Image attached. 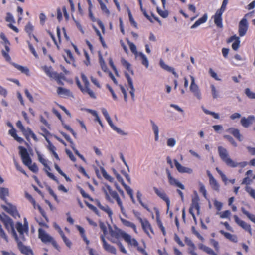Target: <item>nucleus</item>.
Masks as SVG:
<instances>
[{"label":"nucleus","mask_w":255,"mask_h":255,"mask_svg":"<svg viewBox=\"0 0 255 255\" xmlns=\"http://www.w3.org/2000/svg\"><path fill=\"white\" fill-rule=\"evenodd\" d=\"M102 190L105 195L106 199L111 203H114L115 202H117L120 208L122 213L125 215L126 212L118 193L116 191L113 190L110 186L107 184L103 187Z\"/></svg>","instance_id":"nucleus-1"},{"label":"nucleus","mask_w":255,"mask_h":255,"mask_svg":"<svg viewBox=\"0 0 255 255\" xmlns=\"http://www.w3.org/2000/svg\"><path fill=\"white\" fill-rule=\"evenodd\" d=\"M218 151L221 159L228 166L235 168L240 166L243 168L247 164L246 162L237 163L232 160L229 156L227 150L222 146H219L218 147Z\"/></svg>","instance_id":"nucleus-2"},{"label":"nucleus","mask_w":255,"mask_h":255,"mask_svg":"<svg viewBox=\"0 0 255 255\" xmlns=\"http://www.w3.org/2000/svg\"><path fill=\"white\" fill-rule=\"evenodd\" d=\"M19 154L21 156L23 163L33 173H37L38 167L36 163L32 164V160L28 154L27 149L21 146L18 147Z\"/></svg>","instance_id":"nucleus-3"},{"label":"nucleus","mask_w":255,"mask_h":255,"mask_svg":"<svg viewBox=\"0 0 255 255\" xmlns=\"http://www.w3.org/2000/svg\"><path fill=\"white\" fill-rule=\"evenodd\" d=\"M81 78L84 84V86L82 85L81 82L78 78H76V83L83 94H88L90 97L96 99V96L94 92L90 88V83L86 76L84 73L81 74Z\"/></svg>","instance_id":"nucleus-4"},{"label":"nucleus","mask_w":255,"mask_h":255,"mask_svg":"<svg viewBox=\"0 0 255 255\" xmlns=\"http://www.w3.org/2000/svg\"><path fill=\"white\" fill-rule=\"evenodd\" d=\"M38 238L43 243H50L55 249L58 251L60 250V247L55 239L51 236L49 234L46 233L44 230L41 228H39L38 230Z\"/></svg>","instance_id":"nucleus-5"},{"label":"nucleus","mask_w":255,"mask_h":255,"mask_svg":"<svg viewBox=\"0 0 255 255\" xmlns=\"http://www.w3.org/2000/svg\"><path fill=\"white\" fill-rule=\"evenodd\" d=\"M41 69L48 76L55 79L59 85H64L63 81L65 80V77L62 73L59 74L56 72L53 71L51 66H43L41 67Z\"/></svg>","instance_id":"nucleus-6"},{"label":"nucleus","mask_w":255,"mask_h":255,"mask_svg":"<svg viewBox=\"0 0 255 255\" xmlns=\"http://www.w3.org/2000/svg\"><path fill=\"white\" fill-rule=\"evenodd\" d=\"M228 2V0H223L220 8L216 11L213 17L215 24L219 28L223 27L222 15L226 9Z\"/></svg>","instance_id":"nucleus-7"},{"label":"nucleus","mask_w":255,"mask_h":255,"mask_svg":"<svg viewBox=\"0 0 255 255\" xmlns=\"http://www.w3.org/2000/svg\"><path fill=\"white\" fill-rule=\"evenodd\" d=\"M1 221L8 232L11 233L15 240H17L18 236L15 231V226L12 219L9 216L5 215L1 218Z\"/></svg>","instance_id":"nucleus-8"},{"label":"nucleus","mask_w":255,"mask_h":255,"mask_svg":"<svg viewBox=\"0 0 255 255\" xmlns=\"http://www.w3.org/2000/svg\"><path fill=\"white\" fill-rule=\"evenodd\" d=\"M16 126L22 132L23 135L27 140H29L30 137H31L35 141H38V138L31 128L29 127L25 128L21 121H18L16 123Z\"/></svg>","instance_id":"nucleus-9"},{"label":"nucleus","mask_w":255,"mask_h":255,"mask_svg":"<svg viewBox=\"0 0 255 255\" xmlns=\"http://www.w3.org/2000/svg\"><path fill=\"white\" fill-rule=\"evenodd\" d=\"M15 228L19 234V236L22 240H24V234L28 231V223L26 218H24V223L22 224L20 222H17L15 225Z\"/></svg>","instance_id":"nucleus-10"},{"label":"nucleus","mask_w":255,"mask_h":255,"mask_svg":"<svg viewBox=\"0 0 255 255\" xmlns=\"http://www.w3.org/2000/svg\"><path fill=\"white\" fill-rule=\"evenodd\" d=\"M37 155H38V158L39 161L41 164H42L47 169H47L45 170L47 176L50 178H51V179H52L53 180L55 181V182H56L57 183H58L59 181H58L57 178L56 176H55V175L53 173H51L48 171V170H50L51 169H50V167L47 165L46 160L45 159L40 153H38L37 154Z\"/></svg>","instance_id":"nucleus-11"},{"label":"nucleus","mask_w":255,"mask_h":255,"mask_svg":"<svg viewBox=\"0 0 255 255\" xmlns=\"http://www.w3.org/2000/svg\"><path fill=\"white\" fill-rule=\"evenodd\" d=\"M17 244V247L20 252L24 255H34V253L32 249L28 246H25L22 242L17 238V240H15Z\"/></svg>","instance_id":"nucleus-12"},{"label":"nucleus","mask_w":255,"mask_h":255,"mask_svg":"<svg viewBox=\"0 0 255 255\" xmlns=\"http://www.w3.org/2000/svg\"><path fill=\"white\" fill-rule=\"evenodd\" d=\"M140 224L142 230L149 237H150V233L152 234H154L152 225L147 219L144 218V220L140 222Z\"/></svg>","instance_id":"nucleus-13"},{"label":"nucleus","mask_w":255,"mask_h":255,"mask_svg":"<svg viewBox=\"0 0 255 255\" xmlns=\"http://www.w3.org/2000/svg\"><path fill=\"white\" fill-rule=\"evenodd\" d=\"M234 219L235 222L242 228L245 230L246 231L248 232L250 235H252V232L251 225L244 221L241 220L237 215H235L234 216Z\"/></svg>","instance_id":"nucleus-14"},{"label":"nucleus","mask_w":255,"mask_h":255,"mask_svg":"<svg viewBox=\"0 0 255 255\" xmlns=\"http://www.w3.org/2000/svg\"><path fill=\"white\" fill-rule=\"evenodd\" d=\"M153 190L156 194L161 199L164 200L167 205V209H169L170 206V200L166 193L163 189H159L157 187H153Z\"/></svg>","instance_id":"nucleus-15"},{"label":"nucleus","mask_w":255,"mask_h":255,"mask_svg":"<svg viewBox=\"0 0 255 255\" xmlns=\"http://www.w3.org/2000/svg\"><path fill=\"white\" fill-rule=\"evenodd\" d=\"M194 210L197 211V213L198 214H199L200 205L199 204V200L198 198H195L192 199V203L189 210V212L190 214L192 215L193 218L194 219H195V215L194 213Z\"/></svg>","instance_id":"nucleus-16"},{"label":"nucleus","mask_w":255,"mask_h":255,"mask_svg":"<svg viewBox=\"0 0 255 255\" xmlns=\"http://www.w3.org/2000/svg\"><path fill=\"white\" fill-rule=\"evenodd\" d=\"M121 237L129 245L134 247H137L139 245L138 242L134 238H132L131 236L126 232H122L120 233Z\"/></svg>","instance_id":"nucleus-17"},{"label":"nucleus","mask_w":255,"mask_h":255,"mask_svg":"<svg viewBox=\"0 0 255 255\" xmlns=\"http://www.w3.org/2000/svg\"><path fill=\"white\" fill-rule=\"evenodd\" d=\"M248 28V24L247 19L244 18L241 20L239 24V34L240 37L244 36Z\"/></svg>","instance_id":"nucleus-18"},{"label":"nucleus","mask_w":255,"mask_h":255,"mask_svg":"<svg viewBox=\"0 0 255 255\" xmlns=\"http://www.w3.org/2000/svg\"><path fill=\"white\" fill-rule=\"evenodd\" d=\"M207 174L209 177V184L212 189L216 191H219L220 185L217 181L215 179L209 171H207Z\"/></svg>","instance_id":"nucleus-19"},{"label":"nucleus","mask_w":255,"mask_h":255,"mask_svg":"<svg viewBox=\"0 0 255 255\" xmlns=\"http://www.w3.org/2000/svg\"><path fill=\"white\" fill-rule=\"evenodd\" d=\"M167 173L168 182L170 185L179 187L182 190L185 189L184 185L175 178L172 177L170 172L168 170L167 171Z\"/></svg>","instance_id":"nucleus-20"},{"label":"nucleus","mask_w":255,"mask_h":255,"mask_svg":"<svg viewBox=\"0 0 255 255\" xmlns=\"http://www.w3.org/2000/svg\"><path fill=\"white\" fill-rule=\"evenodd\" d=\"M173 161L176 169L179 173L188 174L193 173V170L191 168L182 166L176 159H174Z\"/></svg>","instance_id":"nucleus-21"},{"label":"nucleus","mask_w":255,"mask_h":255,"mask_svg":"<svg viewBox=\"0 0 255 255\" xmlns=\"http://www.w3.org/2000/svg\"><path fill=\"white\" fill-rule=\"evenodd\" d=\"M101 239L102 241L103 247L104 250L108 252L116 255L117 253L116 248L114 246L108 244L103 236L101 237Z\"/></svg>","instance_id":"nucleus-22"},{"label":"nucleus","mask_w":255,"mask_h":255,"mask_svg":"<svg viewBox=\"0 0 255 255\" xmlns=\"http://www.w3.org/2000/svg\"><path fill=\"white\" fill-rule=\"evenodd\" d=\"M255 121V117L253 115H250L247 118L243 117L241 120V124L244 128H248Z\"/></svg>","instance_id":"nucleus-23"},{"label":"nucleus","mask_w":255,"mask_h":255,"mask_svg":"<svg viewBox=\"0 0 255 255\" xmlns=\"http://www.w3.org/2000/svg\"><path fill=\"white\" fill-rule=\"evenodd\" d=\"M102 114H103L104 116L105 117V119H106L107 121L108 122V124L110 125V126L111 127V128L116 130L117 132L121 133H122V131L119 128L115 127L113 124V122L111 119V118L106 110V109L103 108L102 110Z\"/></svg>","instance_id":"nucleus-24"},{"label":"nucleus","mask_w":255,"mask_h":255,"mask_svg":"<svg viewBox=\"0 0 255 255\" xmlns=\"http://www.w3.org/2000/svg\"><path fill=\"white\" fill-rule=\"evenodd\" d=\"M226 131L231 133L238 141H242L243 136L240 134V131L238 129L234 128H230L227 129Z\"/></svg>","instance_id":"nucleus-25"},{"label":"nucleus","mask_w":255,"mask_h":255,"mask_svg":"<svg viewBox=\"0 0 255 255\" xmlns=\"http://www.w3.org/2000/svg\"><path fill=\"white\" fill-rule=\"evenodd\" d=\"M192 78V82L190 86V89L191 92L194 93V95L199 99H201V93L199 90L198 86L195 83L194 79L193 77Z\"/></svg>","instance_id":"nucleus-26"},{"label":"nucleus","mask_w":255,"mask_h":255,"mask_svg":"<svg viewBox=\"0 0 255 255\" xmlns=\"http://www.w3.org/2000/svg\"><path fill=\"white\" fill-rule=\"evenodd\" d=\"M154 209L155 210V214H156V222L157 224V225L158 227L161 230V232H162L163 235L165 236L166 235L165 229L163 226V225L162 224V222L161 220L160 219V213L158 209L155 208Z\"/></svg>","instance_id":"nucleus-27"},{"label":"nucleus","mask_w":255,"mask_h":255,"mask_svg":"<svg viewBox=\"0 0 255 255\" xmlns=\"http://www.w3.org/2000/svg\"><path fill=\"white\" fill-rule=\"evenodd\" d=\"M125 77L128 81V85L130 88V90L129 93L131 96L132 99L133 100H134V92L135 89L133 86V82L131 78L130 77L129 75L127 73H125Z\"/></svg>","instance_id":"nucleus-28"},{"label":"nucleus","mask_w":255,"mask_h":255,"mask_svg":"<svg viewBox=\"0 0 255 255\" xmlns=\"http://www.w3.org/2000/svg\"><path fill=\"white\" fill-rule=\"evenodd\" d=\"M159 64L161 67L164 70L168 71L169 72L172 73L175 77L178 78V74L175 72L174 68L173 67H170L167 64H166L162 60H160L159 62Z\"/></svg>","instance_id":"nucleus-29"},{"label":"nucleus","mask_w":255,"mask_h":255,"mask_svg":"<svg viewBox=\"0 0 255 255\" xmlns=\"http://www.w3.org/2000/svg\"><path fill=\"white\" fill-rule=\"evenodd\" d=\"M159 64L161 67L164 70L168 71L169 72L172 73L175 77L178 78V74L175 72L174 68L173 67H170L167 64H166L162 60H160L159 62Z\"/></svg>","instance_id":"nucleus-30"},{"label":"nucleus","mask_w":255,"mask_h":255,"mask_svg":"<svg viewBox=\"0 0 255 255\" xmlns=\"http://www.w3.org/2000/svg\"><path fill=\"white\" fill-rule=\"evenodd\" d=\"M220 233L231 242L235 243H237L238 237L237 235L231 234V233L225 232L224 230H220Z\"/></svg>","instance_id":"nucleus-31"},{"label":"nucleus","mask_w":255,"mask_h":255,"mask_svg":"<svg viewBox=\"0 0 255 255\" xmlns=\"http://www.w3.org/2000/svg\"><path fill=\"white\" fill-rule=\"evenodd\" d=\"M10 44L9 41H7L6 43L4 44L5 50H2L1 51L3 57L8 62H10L11 61V57L9 55V52L10 51Z\"/></svg>","instance_id":"nucleus-32"},{"label":"nucleus","mask_w":255,"mask_h":255,"mask_svg":"<svg viewBox=\"0 0 255 255\" xmlns=\"http://www.w3.org/2000/svg\"><path fill=\"white\" fill-rule=\"evenodd\" d=\"M199 248L209 255H218L211 248L203 244L199 245Z\"/></svg>","instance_id":"nucleus-33"},{"label":"nucleus","mask_w":255,"mask_h":255,"mask_svg":"<svg viewBox=\"0 0 255 255\" xmlns=\"http://www.w3.org/2000/svg\"><path fill=\"white\" fill-rule=\"evenodd\" d=\"M142 194L140 192V191H138L136 193V197L138 201L139 204L143 207L145 209H146L148 212H151V210L149 208V206L147 204L144 203L142 200Z\"/></svg>","instance_id":"nucleus-34"},{"label":"nucleus","mask_w":255,"mask_h":255,"mask_svg":"<svg viewBox=\"0 0 255 255\" xmlns=\"http://www.w3.org/2000/svg\"><path fill=\"white\" fill-rule=\"evenodd\" d=\"M57 93L61 97H68L70 95V91L69 90L62 88L61 87H58Z\"/></svg>","instance_id":"nucleus-35"},{"label":"nucleus","mask_w":255,"mask_h":255,"mask_svg":"<svg viewBox=\"0 0 255 255\" xmlns=\"http://www.w3.org/2000/svg\"><path fill=\"white\" fill-rule=\"evenodd\" d=\"M208 16L206 13L204 14L202 17L198 19L191 27V28L194 29L199 26L200 24L205 23L207 20Z\"/></svg>","instance_id":"nucleus-36"},{"label":"nucleus","mask_w":255,"mask_h":255,"mask_svg":"<svg viewBox=\"0 0 255 255\" xmlns=\"http://www.w3.org/2000/svg\"><path fill=\"white\" fill-rule=\"evenodd\" d=\"M9 134L14 138V139L16 140L19 143H22L24 142V139L19 137L17 133L16 130L12 127V128L9 130Z\"/></svg>","instance_id":"nucleus-37"},{"label":"nucleus","mask_w":255,"mask_h":255,"mask_svg":"<svg viewBox=\"0 0 255 255\" xmlns=\"http://www.w3.org/2000/svg\"><path fill=\"white\" fill-rule=\"evenodd\" d=\"M76 227L77 230L79 231L81 237L82 238L83 240L85 242L87 245H89L90 241L89 240H88L86 237L85 231L84 228L79 225H77Z\"/></svg>","instance_id":"nucleus-38"},{"label":"nucleus","mask_w":255,"mask_h":255,"mask_svg":"<svg viewBox=\"0 0 255 255\" xmlns=\"http://www.w3.org/2000/svg\"><path fill=\"white\" fill-rule=\"evenodd\" d=\"M34 28V26L30 22H28L25 26V31L28 34L30 38L32 37V35L33 34Z\"/></svg>","instance_id":"nucleus-39"},{"label":"nucleus","mask_w":255,"mask_h":255,"mask_svg":"<svg viewBox=\"0 0 255 255\" xmlns=\"http://www.w3.org/2000/svg\"><path fill=\"white\" fill-rule=\"evenodd\" d=\"M121 63L123 66L131 73V75L134 74V72L131 68V64L127 61L126 59L122 58L121 59Z\"/></svg>","instance_id":"nucleus-40"},{"label":"nucleus","mask_w":255,"mask_h":255,"mask_svg":"<svg viewBox=\"0 0 255 255\" xmlns=\"http://www.w3.org/2000/svg\"><path fill=\"white\" fill-rule=\"evenodd\" d=\"M121 222L122 224L127 227H130L136 232V226L132 222H130L127 220L124 219H121Z\"/></svg>","instance_id":"nucleus-41"},{"label":"nucleus","mask_w":255,"mask_h":255,"mask_svg":"<svg viewBox=\"0 0 255 255\" xmlns=\"http://www.w3.org/2000/svg\"><path fill=\"white\" fill-rule=\"evenodd\" d=\"M98 207L101 210L106 213L109 217H112L113 215V212L108 205L103 206L99 204L98 205Z\"/></svg>","instance_id":"nucleus-42"},{"label":"nucleus","mask_w":255,"mask_h":255,"mask_svg":"<svg viewBox=\"0 0 255 255\" xmlns=\"http://www.w3.org/2000/svg\"><path fill=\"white\" fill-rule=\"evenodd\" d=\"M241 211L245 215L255 224V215L247 211L244 207L241 208Z\"/></svg>","instance_id":"nucleus-43"},{"label":"nucleus","mask_w":255,"mask_h":255,"mask_svg":"<svg viewBox=\"0 0 255 255\" xmlns=\"http://www.w3.org/2000/svg\"><path fill=\"white\" fill-rule=\"evenodd\" d=\"M150 122L152 126V129L154 131V133L155 134V140L158 141L159 136H158V133H159V129L158 126L155 124V123L152 121L150 120Z\"/></svg>","instance_id":"nucleus-44"},{"label":"nucleus","mask_w":255,"mask_h":255,"mask_svg":"<svg viewBox=\"0 0 255 255\" xmlns=\"http://www.w3.org/2000/svg\"><path fill=\"white\" fill-rule=\"evenodd\" d=\"M13 65L15 68H16L18 70L20 71L22 73H24L27 75H29V70L28 68L26 67H23L22 66L19 65L15 63H14Z\"/></svg>","instance_id":"nucleus-45"},{"label":"nucleus","mask_w":255,"mask_h":255,"mask_svg":"<svg viewBox=\"0 0 255 255\" xmlns=\"http://www.w3.org/2000/svg\"><path fill=\"white\" fill-rule=\"evenodd\" d=\"M54 167H55V169L57 170V171L61 175H62L63 177H64V178L65 179V180L68 181V182H71V179L68 177L66 174L65 173H64L62 170L61 169H60V168L59 167V166L58 165V164H54Z\"/></svg>","instance_id":"nucleus-46"},{"label":"nucleus","mask_w":255,"mask_h":255,"mask_svg":"<svg viewBox=\"0 0 255 255\" xmlns=\"http://www.w3.org/2000/svg\"><path fill=\"white\" fill-rule=\"evenodd\" d=\"M101 171L104 178L110 182H113L114 179L109 175L104 168L101 169Z\"/></svg>","instance_id":"nucleus-47"},{"label":"nucleus","mask_w":255,"mask_h":255,"mask_svg":"<svg viewBox=\"0 0 255 255\" xmlns=\"http://www.w3.org/2000/svg\"><path fill=\"white\" fill-rule=\"evenodd\" d=\"M139 56L141 60L142 64L143 65H144L146 68H148L149 66V62L147 58L142 52H140L139 53Z\"/></svg>","instance_id":"nucleus-48"},{"label":"nucleus","mask_w":255,"mask_h":255,"mask_svg":"<svg viewBox=\"0 0 255 255\" xmlns=\"http://www.w3.org/2000/svg\"><path fill=\"white\" fill-rule=\"evenodd\" d=\"M7 212L14 217L18 215V212L16 207L12 205H10L9 207L7 208Z\"/></svg>","instance_id":"nucleus-49"},{"label":"nucleus","mask_w":255,"mask_h":255,"mask_svg":"<svg viewBox=\"0 0 255 255\" xmlns=\"http://www.w3.org/2000/svg\"><path fill=\"white\" fill-rule=\"evenodd\" d=\"M35 220L36 222L38 223V224L41 227H43L44 228L47 229L49 228V226L47 224L48 222H46V221L45 220L44 221L42 218H36Z\"/></svg>","instance_id":"nucleus-50"},{"label":"nucleus","mask_w":255,"mask_h":255,"mask_svg":"<svg viewBox=\"0 0 255 255\" xmlns=\"http://www.w3.org/2000/svg\"><path fill=\"white\" fill-rule=\"evenodd\" d=\"M97 1H98V2H99V4L100 5V7H101V10L103 12L105 13L106 14H110V11L107 8L106 5L102 1V0H97Z\"/></svg>","instance_id":"nucleus-51"},{"label":"nucleus","mask_w":255,"mask_h":255,"mask_svg":"<svg viewBox=\"0 0 255 255\" xmlns=\"http://www.w3.org/2000/svg\"><path fill=\"white\" fill-rule=\"evenodd\" d=\"M216 170L217 171L218 173L221 176L223 182H224L225 184H227L228 180V178L226 177V176L223 173V172L218 167L216 168Z\"/></svg>","instance_id":"nucleus-52"},{"label":"nucleus","mask_w":255,"mask_h":255,"mask_svg":"<svg viewBox=\"0 0 255 255\" xmlns=\"http://www.w3.org/2000/svg\"><path fill=\"white\" fill-rule=\"evenodd\" d=\"M60 236L61 237L63 242H64L66 246L70 248L72 246V242H71V241L66 237L64 233L61 235Z\"/></svg>","instance_id":"nucleus-53"},{"label":"nucleus","mask_w":255,"mask_h":255,"mask_svg":"<svg viewBox=\"0 0 255 255\" xmlns=\"http://www.w3.org/2000/svg\"><path fill=\"white\" fill-rule=\"evenodd\" d=\"M41 130L42 131V133H40L44 137L45 140L47 141V139H49L48 136L50 135V133L49 131L44 127H41L40 128Z\"/></svg>","instance_id":"nucleus-54"},{"label":"nucleus","mask_w":255,"mask_h":255,"mask_svg":"<svg viewBox=\"0 0 255 255\" xmlns=\"http://www.w3.org/2000/svg\"><path fill=\"white\" fill-rule=\"evenodd\" d=\"M157 12L160 16L164 18H167L169 15L168 11L167 10H162L158 7L157 8Z\"/></svg>","instance_id":"nucleus-55"},{"label":"nucleus","mask_w":255,"mask_h":255,"mask_svg":"<svg viewBox=\"0 0 255 255\" xmlns=\"http://www.w3.org/2000/svg\"><path fill=\"white\" fill-rule=\"evenodd\" d=\"M14 163L15 166L16 167V169L18 171L21 172L25 176H27V174L26 172L22 168V167L19 164V163L17 162V161L15 159H14Z\"/></svg>","instance_id":"nucleus-56"},{"label":"nucleus","mask_w":255,"mask_h":255,"mask_svg":"<svg viewBox=\"0 0 255 255\" xmlns=\"http://www.w3.org/2000/svg\"><path fill=\"white\" fill-rule=\"evenodd\" d=\"M25 196L32 204L34 208L36 209V201L32 196L27 192H25Z\"/></svg>","instance_id":"nucleus-57"},{"label":"nucleus","mask_w":255,"mask_h":255,"mask_svg":"<svg viewBox=\"0 0 255 255\" xmlns=\"http://www.w3.org/2000/svg\"><path fill=\"white\" fill-rule=\"evenodd\" d=\"M220 215V217L222 219L223 218H229L231 214V212L229 210H225L223 212H220L218 213Z\"/></svg>","instance_id":"nucleus-58"},{"label":"nucleus","mask_w":255,"mask_h":255,"mask_svg":"<svg viewBox=\"0 0 255 255\" xmlns=\"http://www.w3.org/2000/svg\"><path fill=\"white\" fill-rule=\"evenodd\" d=\"M79 190L80 193H81L82 197L84 198H87L90 201H93V198L89 195L87 193H86L85 191L81 187H79Z\"/></svg>","instance_id":"nucleus-59"},{"label":"nucleus","mask_w":255,"mask_h":255,"mask_svg":"<svg viewBox=\"0 0 255 255\" xmlns=\"http://www.w3.org/2000/svg\"><path fill=\"white\" fill-rule=\"evenodd\" d=\"M46 141L48 143V145L47 146V148L48 149V150L51 152V153L55 152L56 150V148L54 146V145L51 142V141L49 139H47Z\"/></svg>","instance_id":"nucleus-60"},{"label":"nucleus","mask_w":255,"mask_h":255,"mask_svg":"<svg viewBox=\"0 0 255 255\" xmlns=\"http://www.w3.org/2000/svg\"><path fill=\"white\" fill-rule=\"evenodd\" d=\"M245 93L249 98L255 99V93L251 91L249 88L245 89Z\"/></svg>","instance_id":"nucleus-61"},{"label":"nucleus","mask_w":255,"mask_h":255,"mask_svg":"<svg viewBox=\"0 0 255 255\" xmlns=\"http://www.w3.org/2000/svg\"><path fill=\"white\" fill-rule=\"evenodd\" d=\"M223 137L225 139H227L234 147H236L237 146V143L232 136L228 135H225Z\"/></svg>","instance_id":"nucleus-62"},{"label":"nucleus","mask_w":255,"mask_h":255,"mask_svg":"<svg viewBox=\"0 0 255 255\" xmlns=\"http://www.w3.org/2000/svg\"><path fill=\"white\" fill-rule=\"evenodd\" d=\"M84 55L85 57V60L84 61V63L87 65L88 66L90 64V58L89 55L87 51L84 50Z\"/></svg>","instance_id":"nucleus-63"},{"label":"nucleus","mask_w":255,"mask_h":255,"mask_svg":"<svg viewBox=\"0 0 255 255\" xmlns=\"http://www.w3.org/2000/svg\"><path fill=\"white\" fill-rule=\"evenodd\" d=\"M199 192L202 194V195L206 197L207 195V191L204 184L202 183H199Z\"/></svg>","instance_id":"nucleus-64"}]
</instances>
